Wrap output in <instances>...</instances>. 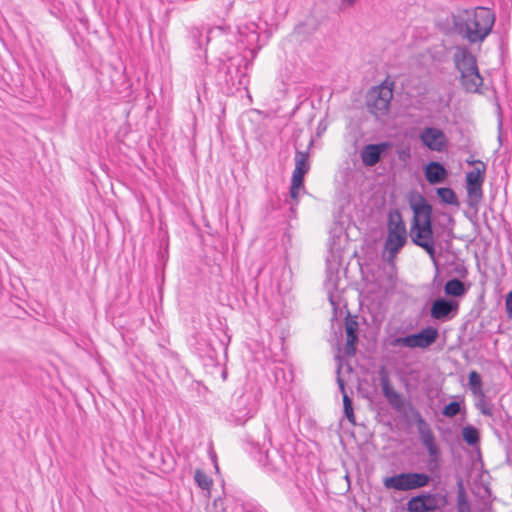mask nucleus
I'll return each instance as SVG.
<instances>
[{"mask_svg":"<svg viewBox=\"0 0 512 512\" xmlns=\"http://www.w3.org/2000/svg\"><path fill=\"white\" fill-rule=\"evenodd\" d=\"M436 193L440 198L441 202L448 205H459V201L455 191L450 187H439L436 189Z\"/></svg>","mask_w":512,"mask_h":512,"instance_id":"26","label":"nucleus"},{"mask_svg":"<svg viewBox=\"0 0 512 512\" xmlns=\"http://www.w3.org/2000/svg\"><path fill=\"white\" fill-rule=\"evenodd\" d=\"M426 181L430 185L441 184L448 178V170L439 161H430L423 167Z\"/></svg>","mask_w":512,"mask_h":512,"instance_id":"18","label":"nucleus"},{"mask_svg":"<svg viewBox=\"0 0 512 512\" xmlns=\"http://www.w3.org/2000/svg\"><path fill=\"white\" fill-rule=\"evenodd\" d=\"M343 412H344V416L347 418V420L351 424L355 425L356 421H355V414H354V409H353V401H352V398L348 394L344 395Z\"/></svg>","mask_w":512,"mask_h":512,"instance_id":"30","label":"nucleus"},{"mask_svg":"<svg viewBox=\"0 0 512 512\" xmlns=\"http://www.w3.org/2000/svg\"><path fill=\"white\" fill-rule=\"evenodd\" d=\"M495 20L494 11L488 7L458 9L451 15V31L470 45L483 43L491 34Z\"/></svg>","mask_w":512,"mask_h":512,"instance_id":"1","label":"nucleus"},{"mask_svg":"<svg viewBox=\"0 0 512 512\" xmlns=\"http://www.w3.org/2000/svg\"><path fill=\"white\" fill-rule=\"evenodd\" d=\"M457 310V302L445 297H438L430 306V316L435 320L445 322L452 319Z\"/></svg>","mask_w":512,"mask_h":512,"instance_id":"17","label":"nucleus"},{"mask_svg":"<svg viewBox=\"0 0 512 512\" xmlns=\"http://www.w3.org/2000/svg\"><path fill=\"white\" fill-rule=\"evenodd\" d=\"M468 385H469V389L471 390V392L474 396L485 398V394H484V391L482 388V386H483L482 378H481V375L477 371L473 370L469 373Z\"/></svg>","mask_w":512,"mask_h":512,"instance_id":"24","label":"nucleus"},{"mask_svg":"<svg viewBox=\"0 0 512 512\" xmlns=\"http://www.w3.org/2000/svg\"><path fill=\"white\" fill-rule=\"evenodd\" d=\"M433 264L435 266V275L433 278V284L436 286H440V285H442L443 280L440 276L439 263H438V260L436 257H435V261H433Z\"/></svg>","mask_w":512,"mask_h":512,"instance_id":"37","label":"nucleus"},{"mask_svg":"<svg viewBox=\"0 0 512 512\" xmlns=\"http://www.w3.org/2000/svg\"><path fill=\"white\" fill-rule=\"evenodd\" d=\"M398 159L402 162H407L411 158V151L409 147L401 148L397 151Z\"/></svg>","mask_w":512,"mask_h":512,"instance_id":"36","label":"nucleus"},{"mask_svg":"<svg viewBox=\"0 0 512 512\" xmlns=\"http://www.w3.org/2000/svg\"><path fill=\"white\" fill-rule=\"evenodd\" d=\"M410 238L414 245L422 248L435 261L436 248L434 241L433 222L411 221Z\"/></svg>","mask_w":512,"mask_h":512,"instance_id":"7","label":"nucleus"},{"mask_svg":"<svg viewBox=\"0 0 512 512\" xmlns=\"http://www.w3.org/2000/svg\"><path fill=\"white\" fill-rule=\"evenodd\" d=\"M242 66L246 68V59L242 56L230 57L227 63H223V69H225V81L228 85L237 87L245 84L244 79L246 77L245 71Z\"/></svg>","mask_w":512,"mask_h":512,"instance_id":"13","label":"nucleus"},{"mask_svg":"<svg viewBox=\"0 0 512 512\" xmlns=\"http://www.w3.org/2000/svg\"><path fill=\"white\" fill-rule=\"evenodd\" d=\"M345 331H346V339H356L358 338V322L356 318H352L348 315L345 319Z\"/></svg>","mask_w":512,"mask_h":512,"instance_id":"28","label":"nucleus"},{"mask_svg":"<svg viewBox=\"0 0 512 512\" xmlns=\"http://www.w3.org/2000/svg\"><path fill=\"white\" fill-rule=\"evenodd\" d=\"M304 177L305 174L292 173L291 185L294 188H298L299 190L304 189Z\"/></svg>","mask_w":512,"mask_h":512,"instance_id":"33","label":"nucleus"},{"mask_svg":"<svg viewBox=\"0 0 512 512\" xmlns=\"http://www.w3.org/2000/svg\"><path fill=\"white\" fill-rule=\"evenodd\" d=\"M457 512H471L467 494L461 480L458 482Z\"/></svg>","mask_w":512,"mask_h":512,"instance_id":"27","label":"nucleus"},{"mask_svg":"<svg viewBox=\"0 0 512 512\" xmlns=\"http://www.w3.org/2000/svg\"><path fill=\"white\" fill-rule=\"evenodd\" d=\"M462 438L467 445L478 446L480 443L479 430L472 425H467L462 429Z\"/></svg>","mask_w":512,"mask_h":512,"instance_id":"25","label":"nucleus"},{"mask_svg":"<svg viewBox=\"0 0 512 512\" xmlns=\"http://www.w3.org/2000/svg\"><path fill=\"white\" fill-rule=\"evenodd\" d=\"M445 504V495L423 491L407 501L406 510L408 512H435Z\"/></svg>","mask_w":512,"mask_h":512,"instance_id":"8","label":"nucleus"},{"mask_svg":"<svg viewBox=\"0 0 512 512\" xmlns=\"http://www.w3.org/2000/svg\"><path fill=\"white\" fill-rule=\"evenodd\" d=\"M213 509L214 512H226V508L224 507V500L222 498H216L213 501Z\"/></svg>","mask_w":512,"mask_h":512,"instance_id":"39","label":"nucleus"},{"mask_svg":"<svg viewBox=\"0 0 512 512\" xmlns=\"http://www.w3.org/2000/svg\"><path fill=\"white\" fill-rule=\"evenodd\" d=\"M438 337V329L429 325L405 336L389 335L386 342L392 348L427 349L437 341Z\"/></svg>","mask_w":512,"mask_h":512,"instance_id":"4","label":"nucleus"},{"mask_svg":"<svg viewBox=\"0 0 512 512\" xmlns=\"http://www.w3.org/2000/svg\"><path fill=\"white\" fill-rule=\"evenodd\" d=\"M358 0H340L341 6L343 7H353Z\"/></svg>","mask_w":512,"mask_h":512,"instance_id":"41","label":"nucleus"},{"mask_svg":"<svg viewBox=\"0 0 512 512\" xmlns=\"http://www.w3.org/2000/svg\"><path fill=\"white\" fill-rule=\"evenodd\" d=\"M358 343V340L356 339H346V345H345V354L349 357L354 356L356 354V345Z\"/></svg>","mask_w":512,"mask_h":512,"instance_id":"34","label":"nucleus"},{"mask_svg":"<svg viewBox=\"0 0 512 512\" xmlns=\"http://www.w3.org/2000/svg\"><path fill=\"white\" fill-rule=\"evenodd\" d=\"M457 272H459V273H462V272L467 273V270H466V268H462V270H458L457 269Z\"/></svg>","mask_w":512,"mask_h":512,"instance_id":"43","label":"nucleus"},{"mask_svg":"<svg viewBox=\"0 0 512 512\" xmlns=\"http://www.w3.org/2000/svg\"><path fill=\"white\" fill-rule=\"evenodd\" d=\"M314 140L311 138L308 144V147L306 151H301L299 149H296L295 152V168L294 173L299 174H307L310 170V162H309V149L313 145Z\"/></svg>","mask_w":512,"mask_h":512,"instance_id":"20","label":"nucleus"},{"mask_svg":"<svg viewBox=\"0 0 512 512\" xmlns=\"http://www.w3.org/2000/svg\"><path fill=\"white\" fill-rule=\"evenodd\" d=\"M393 98V83L385 81L380 86L373 88L368 96L367 105L369 111L376 116L386 115Z\"/></svg>","mask_w":512,"mask_h":512,"instance_id":"9","label":"nucleus"},{"mask_svg":"<svg viewBox=\"0 0 512 512\" xmlns=\"http://www.w3.org/2000/svg\"><path fill=\"white\" fill-rule=\"evenodd\" d=\"M189 343L194 352L200 357L213 359L216 355L215 349L204 333H194Z\"/></svg>","mask_w":512,"mask_h":512,"instance_id":"19","label":"nucleus"},{"mask_svg":"<svg viewBox=\"0 0 512 512\" xmlns=\"http://www.w3.org/2000/svg\"><path fill=\"white\" fill-rule=\"evenodd\" d=\"M290 210H291V212H292V213H294V212H295V210H294V208H293V207H291V208H290Z\"/></svg>","mask_w":512,"mask_h":512,"instance_id":"45","label":"nucleus"},{"mask_svg":"<svg viewBox=\"0 0 512 512\" xmlns=\"http://www.w3.org/2000/svg\"><path fill=\"white\" fill-rule=\"evenodd\" d=\"M419 139L430 151L442 152L448 145L446 134L437 127H424L420 131Z\"/></svg>","mask_w":512,"mask_h":512,"instance_id":"15","label":"nucleus"},{"mask_svg":"<svg viewBox=\"0 0 512 512\" xmlns=\"http://www.w3.org/2000/svg\"><path fill=\"white\" fill-rule=\"evenodd\" d=\"M468 288L458 278L448 280L444 285V293L450 297H462L466 294Z\"/></svg>","mask_w":512,"mask_h":512,"instance_id":"22","label":"nucleus"},{"mask_svg":"<svg viewBox=\"0 0 512 512\" xmlns=\"http://www.w3.org/2000/svg\"><path fill=\"white\" fill-rule=\"evenodd\" d=\"M432 480L431 475L425 472H401L383 479V486L387 490L411 491L427 487Z\"/></svg>","mask_w":512,"mask_h":512,"instance_id":"6","label":"nucleus"},{"mask_svg":"<svg viewBox=\"0 0 512 512\" xmlns=\"http://www.w3.org/2000/svg\"><path fill=\"white\" fill-rule=\"evenodd\" d=\"M341 368H342V365H341V363H339L337 366V370H336V373H337L336 381H337L339 390L342 394V398L344 399V395L347 394V391H346L345 381L340 376Z\"/></svg>","mask_w":512,"mask_h":512,"instance_id":"35","label":"nucleus"},{"mask_svg":"<svg viewBox=\"0 0 512 512\" xmlns=\"http://www.w3.org/2000/svg\"><path fill=\"white\" fill-rule=\"evenodd\" d=\"M461 412V405L457 401H451L442 409V415L447 418H453Z\"/></svg>","mask_w":512,"mask_h":512,"instance_id":"31","label":"nucleus"},{"mask_svg":"<svg viewBox=\"0 0 512 512\" xmlns=\"http://www.w3.org/2000/svg\"><path fill=\"white\" fill-rule=\"evenodd\" d=\"M391 147L392 143L389 141L364 145L360 151L362 164L365 167H373L377 165Z\"/></svg>","mask_w":512,"mask_h":512,"instance_id":"16","label":"nucleus"},{"mask_svg":"<svg viewBox=\"0 0 512 512\" xmlns=\"http://www.w3.org/2000/svg\"><path fill=\"white\" fill-rule=\"evenodd\" d=\"M479 400L476 402L475 406L477 409L480 410V412L485 416H493V411L491 406H489L485 401L484 398L478 397Z\"/></svg>","mask_w":512,"mask_h":512,"instance_id":"32","label":"nucleus"},{"mask_svg":"<svg viewBox=\"0 0 512 512\" xmlns=\"http://www.w3.org/2000/svg\"><path fill=\"white\" fill-rule=\"evenodd\" d=\"M198 35H200L199 30H194V31L192 32V36H193V38H196Z\"/></svg>","mask_w":512,"mask_h":512,"instance_id":"42","label":"nucleus"},{"mask_svg":"<svg viewBox=\"0 0 512 512\" xmlns=\"http://www.w3.org/2000/svg\"><path fill=\"white\" fill-rule=\"evenodd\" d=\"M480 167H475L473 170L466 174V190L468 195V206L476 209L483 198L482 185L485 180V165L483 162L478 161Z\"/></svg>","mask_w":512,"mask_h":512,"instance_id":"10","label":"nucleus"},{"mask_svg":"<svg viewBox=\"0 0 512 512\" xmlns=\"http://www.w3.org/2000/svg\"><path fill=\"white\" fill-rule=\"evenodd\" d=\"M453 63L455 69L460 73V82L465 91L474 93L479 90L483 83L480 75L477 58L466 45L453 47Z\"/></svg>","mask_w":512,"mask_h":512,"instance_id":"3","label":"nucleus"},{"mask_svg":"<svg viewBox=\"0 0 512 512\" xmlns=\"http://www.w3.org/2000/svg\"><path fill=\"white\" fill-rule=\"evenodd\" d=\"M299 189L298 188H294L292 186H290V189H289V195H290V198L295 201V205L298 204V195H299Z\"/></svg>","mask_w":512,"mask_h":512,"instance_id":"40","label":"nucleus"},{"mask_svg":"<svg viewBox=\"0 0 512 512\" xmlns=\"http://www.w3.org/2000/svg\"><path fill=\"white\" fill-rule=\"evenodd\" d=\"M411 414L417 427L420 442L426 448L428 460L426 462L427 470L431 475H438L441 470V449L436 442V437L430 427V424L424 419L420 411L408 401L406 407V416Z\"/></svg>","mask_w":512,"mask_h":512,"instance_id":"2","label":"nucleus"},{"mask_svg":"<svg viewBox=\"0 0 512 512\" xmlns=\"http://www.w3.org/2000/svg\"><path fill=\"white\" fill-rule=\"evenodd\" d=\"M194 480L202 490L209 491L212 486V479L201 469H197L194 474Z\"/></svg>","mask_w":512,"mask_h":512,"instance_id":"29","label":"nucleus"},{"mask_svg":"<svg viewBox=\"0 0 512 512\" xmlns=\"http://www.w3.org/2000/svg\"><path fill=\"white\" fill-rule=\"evenodd\" d=\"M505 307L508 318L512 320V290L506 295Z\"/></svg>","mask_w":512,"mask_h":512,"instance_id":"38","label":"nucleus"},{"mask_svg":"<svg viewBox=\"0 0 512 512\" xmlns=\"http://www.w3.org/2000/svg\"><path fill=\"white\" fill-rule=\"evenodd\" d=\"M379 380L383 396L386 398L389 405L400 415L406 416L407 402L403 395L393 388L389 374L384 367L379 371Z\"/></svg>","mask_w":512,"mask_h":512,"instance_id":"11","label":"nucleus"},{"mask_svg":"<svg viewBox=\"0 0 512 512\" xmlns=\"http://www.w3.org/2000/svg\"><path fill=\"white\" fill-rule=\"evenodd\" d=\"M408 203L413 212L412 221L433 222V208L428 200L419 192L412 191L408 195Z\"/></svg>","mask_w":512,"mask_h":512,"instance_id":"14","label":"nucleus"},{"mask_svg":"<svg viewBox=\"0 0 512 512\" xmlns=\"http://www.w3.org/2000/svg\"><path fill=\"white\" fill-rule=\"evenodd\" d=\"M387 226L385 249L388 252V261H392L407 243V230L399 210L389 212Z\"/></svg>","mask_w":512,"mask_h":512,"instance_id":"5","label":"nucleus"},{"mask_svg":"<svg viewBox=\"0 0 512 512\" xmlns=\"http://www.w3.org/2000/svg\"><path fill=\"white\" fill-rule=\"evenodd\" d=\"M263 465L269 471H282L285 466V461L282 455H280L278 450L266 451L265 459L262 460Z\"/></svg>","mask_w":512,"mask_h":512,"instance_id":"21","label":"nucleus"},{"mask_svg":"<svg viewBox=\"0 0 512 512\" xmlns=\"http://www.w3.org/2000/svg\"><path fill=\"white\" fill-rule=\"evenodd\" d=\"M449 221L452 222V223L454 222L452 217H449Z\"/></svg>","mask_w":512,"mask_h":512,"instance_id":"44","label":"nucleus"},{"mask_svg":"<svg viewBox=\"0 0 512 512\" xmlns=\"http://www.w3.org/2000/svg\"><path fill=\"white\" fill-rule=\"evenodd\" d=\"M256 411L257 405L253 397L249 394H242L234 402L230 417L236 425H243L253 417Z\"/></svg>","mask_w":512,"mask_h":512,"instance_id":"12","label":"nucleus"},{"mask_svg":"<svg viewBox=\"0 0 512 512\" xmlns=\"http://www.w3.org/2000/svg\"><path fill=\"white\" fill-rule=\"evenodd\" d=\"M273 376L275 384L279 388H284L287 384L293 381V371L290 368L275 366L273 369Z\"/></svg>","mask_w":512,"mask_h":512,"instance_id":"23","label":"nucleus"}]
</instances>
